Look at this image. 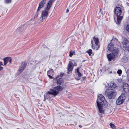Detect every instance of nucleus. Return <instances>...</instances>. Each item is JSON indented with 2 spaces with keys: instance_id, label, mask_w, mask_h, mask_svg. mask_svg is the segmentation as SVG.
I'll list each match as a JSON object with an SVG mask.
<instances>
[{
  "instance_id": "0eeeda50",
  "label": "nucleus",
  "mask_w": 129,
  "mask_h": 129,
  "mask_svg": "<svg viewBox=\"0 0 129 129\" xmlns=\"http://www.w3.org/2000/svg\"><path fill=\"white\" fill-rule=\"evenodd\" d=\"M125 99V94H122L117 100V105H119L123 103Z\"/></svg>"
},
{
  "instance_id": "c9c22d12",
  "label": "nucleus",
  "mask_w": 129,
  "mask_h": 129,
  "mask_svg": "<svg viewBox=\"0 0 129 129\" xmlns=\"http://www.w3.org/2000/svg\"><path fill=\"white\" fill-rule=\"evenodd\" d=\"M0 129H2V128L1 127H0Z\"/></svg>"
},
{
  "instance_id": "5701e85b",
  "label": "nucleus",
  "mask_w": 129,
  "mask_h": 129,
  "mask_svg": "<svg viewBox=\"0 0 129 129\" xmlns=\"http://www.w3.org/2000/svg\"><path fill=\"white\" fill-rule=\"evenodd\" d=\"M110 125L111 127L113 129H115L116 127L115 125L111 123H110Z\"/></svg>"
},
{
  "instance_id": "e433bc0d",
  "label": "nucleus",
  "mask_w": 129,
  "mask_h": 129,
  "mask_svg": "<svg viewBox=\"0 0 129 129\" xmlns=\"http://www.w3.org/2000/svg\"><path fill=\"white\" fill-rule=\"evenodd\" d=\"M128 47L129 48V45L128 46Z\"/></svg>"
},
{
  "instance_id": "f03ea898",
  "label": "nucleus",
  "mask_w": 129,
  "mask_h": 129,
  "mask_svg": "<svg viewBox=\"0 0 129 129\" xmlns=\"http://www.w3.org/2000/svg\"><path fill=\"white\" fill-rule=\"evenodd\" d=\"M105 100V97L101 94H100L98 95V98L96 101L97 106L98 108L99 112L100 113H104V110L102 105V103L99 101L103 102Z\"/></svg>"
},
{
  "instance_id": "c756f323",
  "label": "nucleus",
  "mask_w": 129,
  "mask_h": 129,
  "mask_svg": "<svg viewBox=\"0 0 129 129\" xmlns=\"http://www.w3.org/2000/svg\"><path fill=\"white\" fill-rule=\"evenodd\" d=\"M64 75V74L63 73H60L59 76L60 77H61L62 76Z\"/></svg>"
},
{
  "instance_id": "4be33fe9",
  "label": "nucleus",
  "mask_w": 129,
  "mask_h": 129,
  "mask_svg": "<svg viewBox=\"0 0 129 129\" xmlns=\"http://www.w3.org/2000/svg\"><path fill=\"white\" fill-rule=\"evenodd\" d=\"M12 1V0H4V2L6 4H9Z\"/></svg>"
},
{
  "instance_id": "2eb2a0df",
  "label": "nucleus",
  "mask_w": 129,
  "mask_h": 129,
  "mask_svg": "<svg viewBox=\"0 0 129 129\" xmlns=\"http://www.w3.org/2000/svg\"><path fill=\"white\" fill-rule=\"evenodd\" d=\"M94 41V42L95 45L97 46L98 48H99V46L98 45L99 42V40L98 38H95L94 37L93 38Z\"/></svg>"
},
{
  "instance_id": "72a5a7b5",
  "label": "nucleus",
  "mask_w": 129,
  "mask_h": 129,
  "mask_svg": "<svg viewBox=\"0 0 129 129\" xmlns=\"http://www.w3.org/2000/svg\"><path fill=\"white\" fill-rule=\"evenodd\" d=\"M79 126L80 127V128H81L82 127V126L80 125H79Z\"/></svg>"
},
{
  "instance_id": "b1692460",
  "label": "nucleus",
  "mask_w": 129,
  "mask_h": 129,
  "mask_svg": "<svg viewBox=\"0 0 129 129\" xmlns=\"http://www.w3.org/2000/svg\"><path fill=\"white\" fill-rule=\"evenodd\" d=\"M75 53V52L74 51L73 52L72 51H70L69 52V56L72 57V55L74 54V53Z\"/></svg>"
},
{
  "instance_id": "ddd939ff",
  "label": "nucleus",
  "mask_w": 129,
  "mask_h": 129,
  "mask_svg": "<svg viewBox=\"0 0 129 129\" xmlns=\"http://www.w3.org/2000/svg\"><path fill=\"white\" fill-rule=\"evenodd\" d=\"M54 90L58 91L59 92V91H61L63 89V87L60 85L57 86L56 87H55L54 88Z\"/></svg>"
},
{
  "instance_id": "f8f14e48",
  "label": "nucleus",
  "mask_w": 129,
  "mask_h": 129,
  "mask_svg": "<svg viewBox=\"0 0 129 129\" xmlns=\"http://www.w3.org/2000/svg\"><path fill=\"white\" fill-rule=\"evenodd\" d=\"M73 64L71 62H70L68 66V70L69 71H72L73 68Z\"/></svg>"
},
{
  "instance_id": "412c9836",
  "label": "nucleus",
  "mask_w": 129,
  "mask_h": 129,
  "mask_svg": "<svg viewBox=\"0 0 129 129\" xmlns=\"http://www.w3.org/2000/svg\"><path fill=\"white\" fill-rule=\"evenodd\" d=\"M124 29L126 31L129 33V24H127L124 26Z\"/></svg>"
},
{
  "instance_id": "1a4fd4ad",
  "label": "nucleus",
  "mask_w": 129,
  "mask_h": 129,
  "mask_svg": "<svg viewBox=\"0 0 129 129\" xmlns=\"http://www.w3.org/2000/svg\"><path fill=\"white\" fill-rule=\"evenodd\" d=\"M46 0H42L39 3V6L37 10V13L40 11L41 8H42L45 4Z\"/></svg>"
},
{
  "instance_id": "6e6552de",
  "label": "nucleus",
  "mask_w": 129,
  "mask_h": 129,
  "mask_svg": "<svg viewBox=\"0 0 129 129\" xmlns=\"http://www.w3.org/2000/svg\"><path fill=\"white\" fill-rule=\"evenodd\" d=\"M27 65V63L25 62H22L20 65L18 70L19 73L22 72L25 68Z\"/></svg>"
},
{
  "instance_id": "393cba45",
  "label": "nucleus",
  "mask_w": 129,
  "mask_h": 129,
  "mask_svg": "<svg viewBox=\"0 0 129 129\" xmlns=\"http://www.w3.org/2000/svg\"><path fill=\"white\" fill-rule=\"evenodd\" d=\"M87 52L88 53L89 55V56L91 55V54L92 53V51L91 49H90L89 50L87 51Z\"/></svg>"
},
{
  "instance_id": "cd10ccee",
  "label": "nucleus",
  "mask_w": 129,
  "mask_h": 129,
  "mask_svg": "<svg viewBox=\"0 0 129 129\" xmlns=\"http://www.w3.org/2000/svg\"><path fill=\"white\" fill-rule=\"evenodd\" d=\"M9 62L10 63H11L12 62V59L10 57H8V62Z\"/></svg>"
},
{
  "instance_id": "7c9ffc66",
  "label": "nucleus",
  "mask_w": 129,
  "mask_h": 129,
  "mask_svg": "<svg viewBox=\"0 0 129 129\" xmlns=\"http://www.w3.org/2000/svg\"><path fill=\"white\" fill-rule=\"evenodd\" d=\"M44 101H45L46 100V99H46V98L45 95H44Z\"/></svg>"
},
{
  "instance_id": "423d86ee",
  "label": "nucleus",
  "mask_w": 129,
  "mask_h": 129,
  "mask_svg": "<svg viewBox=\"0 0 129 129\" xmlns=\"http://www.w3.org/2000/svg\"><path fill=\"white\" fill-rule=\"evenodd\" d=\"M59 93V92L56 91L54 89H50V91H48L45 95H46V98L47 99H49L51 98L52 96L51 95H53L54 96H55Z\"/></svg>"
},
{
  "instance_id": "bb28decb",
  "label": "nucleus",
  "mask_w": 129,
  "mask_h": 129,
  "mask_svg": "<svg viewBox=\"0 0 129 129\" xmlns=\"http://www.w3.org/2000/svg\"><path fill=\"white\" fill-rule=\"evenodd\" d=\"M122 73V71L121 70H118L117 71V73L119 75L121 74Z\"/></svg>"
},
{
  "instance_id": "39448f33",
  "label": "nucleus",
  "mask_w": 129,
  "mask_h": 129,
  "mask_svg": "<svg viewBox=\"0 0 129 129\" xmlns=\"http://www.w3.org/2000/svg\"><path fill=\"white\" fill-rule=\"evenodd\" d=\"M107 96L109 99H114L116 96V93L114 90L111 89H107L105 91Z\"/></svg>"
},
{
  "instance_id": "c85d7f7f",
  "label": "nucleus",
  "mask_w": 129,
  "mask_h": 129,
  "mask_svg": "<svg viewBox=\"0 0 129 129\" xmlns=\"http://www.w3.org/2000/svg\"><path fill=\"white\" fill-rule=\"evenodd\" d=\"M51 79H55L54 78V77L51 76V75H50L48 74L47 75Z\"/></svg>"
},
{
  "instance_id": "9b49d317",
  "label": "nucleus",
  "mask_w": 129,
  "mask_h": 129,
  "mask_svg": "<svg viewBox=\"0 0 129 129\" xmlns=\"http://www.w3.org/2000/svg\"><path fill=\"white\" fill-rule=\"evenodd\" d=\"M122 43L123 47H124L125 48L127 47V44L129 42L126 38L124 39L122 41Z\"/></svg>"
},
{
  "instance_id": "f3484780",
  "label": "nucleus",
  "mask_w": 129,
  "mask_h": 129,
  "mask_svg": "<svg viewBox=\"0 0 129 129\" xmlns=\"http://www.w3.org/2000/svg\"><path fill=\"white\" fill-rule=\"evenodd\" d=\"M4 65L5 66L8 62V57H7L5 58L4 59Z\"/></svg>"
},
{
  "instance_id": "7ed1b4c3",
  "label": "nucleus",
  "mask_w": 129,
  "mask_h": 129,
  "mask_svg": "<svg viewBox=\"0 0 129 129\" xmlns=\"http://www.w3.org/2000/svg\"><path fill=\"white\" fill-rule=\"evenodd\" d=\"M54 0H50L47 3V7L45 8L42 13L41 17L43 19H45L48 14L49 10L52 6V3Z\"/></svg>"
},
{
  "instance_id": "6ab92c4d",
  "label": "nucleus",
  "mask_w": 129,
  "mask_h": 129,
  "mask_svg": "<svg viewBox=\"0 0 129 129\" xmlns=\"http://www.w3.org/2000/svg\"><path fill=\"white\" fill-rule=\"evenodd\" d=\"M128 59L125 56H123L121 59V61L122 62L126 63Z\"/></svg>"
},
{
  "instance_id": "dca6fc26",
  "label": "nucleus",
  "mask_w": 129,
  "mask_h": 129,
  "mask_svg": "<svg viewBox=\"0 0 129 129\" xmlns=\"http://www.w3.org/2000/svg\"><path fill=\"white\" fill-rule=\"evenodd\" d=\"M57 85H60L63 83V80L60 78L57 80Z\"/></svg>"
},
{
  "instance_id": "4468645a",
  "label": "nucleus",
  "mask_w": 129,
  "mask_h": 129,
  "mask_svg": "<svg viewBox=\"0 0 129 129\" xmlns=\"http://www.w3.org/2000/svg\"><path fill=\"white\" fill-rule=\"evenodd\" d=\"M129 88V85H128L127 83H124L123 86V89L125 91L126 90L128 89Z\"/></svg>"
},
{
  "instance_id": "a211bd4d",
  "label": "nucleus",
  "mask_w": 129,
  "mask_h": 129,
  "mask_svg": "<svg viewBox=\"0 0 129 129\" xmlns=\"http://www.w3.org/2000/svg\"><path fill=\"white\" fill-rule=\"evenodd\" d=\"M77 72L78 74V76L79 78V79H78V80H79L80 79V77H81L82 76V74L81 73L79 72V68H77Z\"/></svg>"
},
{
  "instance_id": "a878e982",
  "label": "nucleus",
  "mask_w": 129,
  "mask_h": 129,
  "mask_svg": "<svg viewBox=\"0 0 129 129\" xmlns=\"http://www.w3.org/2000/svg\"><path fill=\"white\" fill-rule=\"evenodd\" d=\"M111 85L112 86V88H115L116 87V85L114 83H111Z\"/></svg>"
},
{
  "instance_id": "f257e3e1",
  "label": "nucleus",
  "mask_w": 129,
  "mask_h": 129,
  "mask_svg": "<svg viewBox=\"0 0 129 129\" xmlns=\"http://www.w3.org/2000/svg\"><path fill=\"white\" fill-rule=\"evenodd\" d=\"M114 19L115 20V18H117V22L116 23L120 24L122 19V11L120 7H116L114 10Z\"/></svg>"
},
{
  "instance_id": "2f4dec72",
  "label": "nucleus",
  "mask_w": 129,
  "mask_h": 129,
  "mask_svg": "<svg viewBox=\"0 0 129 129\" xmlns=\"http://www.w3.org/2000/svg\"><path fill=\"white\" fill-rule=\"evenodd\" d=\"M69 10L68 9H67L66 10V12L67 13H68L69 12Z\"/></svg>"
},
{
  "instance_id": "473e14b6",
  "label": "nucleus",
  "mask_w": 129,
  "mask_h": 129,
  "mask_svg": "<svg viewBox=\"0 0 129 129\" xmlns=\"http://www.w3.org/2000/svg\"><path fill=\"white\" fill-rule=\"evenodd\" d=\"M93 41L92 40H91V44H92V47H93Z\"/></svg>"
},
{
  "instance_id": "aec40b11",
  "label": "nucleus",
  "mask_w": 129,
  "mask_h": 129,
  "mask_svg": "<svg viewBox=\"0 0 129 129\" xmlns=\"http://www.w3.org/2000/svg\"><path fill=\"white\" fill-rule=\"evenodd\" d=\"M53 70L52 69H50L49 71L47 72V75H52L53 73Z\"/></svg>"
},
{
  "instance_id": "f704fd0d",
  "label": "nucleus",
  "mask_w": 129,
  "mask_h": 129,
  "mask_svg": "<svg viewBox=\"0 0 129 129\" xmlns=\"http://www.w3.org/2000/svg\"><path fill=\"white\" fill-rule=\"evenodd\" d=\"M59 77V76H57L56 78H58V77Z\"/></svg>"
},
{
  "instance_id": "20e7f679",
  "label": "nucleus",
  "mask_w": 129,
  "mask_h": 129,
  "mask_svg": "<svg viewBox=\"0 0 129 129\" xmlns=\"http://www.w3.org/2000/svg\"><path fill=\"white\" fill-rule=\"evenodd\" d=\"M112 53H110L107 55L109 61L111 60H114L116 56H117L118 54V51L117 49H115L112 51Z\"/></svg>"
},
{
  "instance_id": "9d476101",
  "label": "nucleus",
  "mask_w": 129,
  "mask_h": 129,
  "mask_svg": "<svg viewBox=\"0 0 129 129\" xmlns=\"http://www.w3.org/2000/svg\"><path fill=\"white\" fill-rule=\"evenodd\" d=\"M113 41V40H111V42H112ZM108 48L109 51H112L113 50L115 49L114 47V44L112 42H111L108 45Z\"/></svg>"
}]
</instances>
